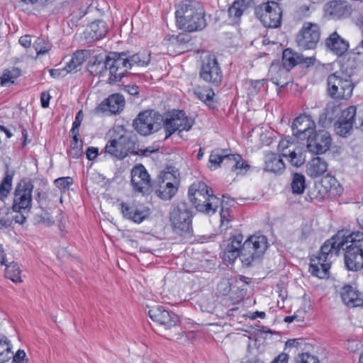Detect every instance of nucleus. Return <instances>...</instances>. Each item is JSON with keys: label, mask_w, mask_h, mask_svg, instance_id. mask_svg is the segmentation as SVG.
<instances>
[{"label": "nucleus", "mask_w": 363, "mask_h": 363, "mask_svg": "<svg viewBox=\"0 0 363 363\" xmlns=\"http://www.w3.org/2000/svg\"><path fill=\"white\" fill-rule=\"evenodd\" d=\"M362 240L363 231L339 230L322 245L317 255L311 257L309 272L313 276L320 279L328 277L332 263L339 255L342 248L348 245V243L357 244Z\"/></svg>", "instance_id": "1"}, {"label": "nucleus", "mask_w": 363, "mask_h": 363, "mask_svg": "<svg viewBox=\"0 0 363 363\" xmlns=\"http://www.w3.org/2000/svg\"><path fill=\"white\" fill-rule=\"evenodd\" d=\"M177 25L180 29L189 32L198 31L206 26L205 11L197 1H182L175 12Z\"/></svg>", "instance_id": "2"}, {"label": "nucleus", "mask_w": 363, "mask_h": 363, "mask_svg": "<svg viewBox=\"0 0 363 363\" xmlns=\"http://www.w3.org/2000/svg\"><path fill=\"white\" fill-rule=\"evenodd\" d=\"M188 196L197 211L207 216L216 213L221 199L214 195L206 183H193L189 188Z\"/></svg>", "instance_id": "3"}, {"label": "nucleus", "mask_w": 363, "mask_h": 363, "mask_svg": "<svg viewBox=\"0 0 363 363\" xmlns=\"http://www.w3.org/2000/svg\"><path fill=\"white\" fill-rule=\"evenodd\" d=\"M269 244L267 236L254 234L248 237L241 249V262L245 267H252L259 264Z\"/></svg>", "instance_id": "4"}, {"label": "nucleus", "mask_w": 363, "mask_h": 363, "mask_svg": "<svg viewBox=\"0 0 363 363\" xmlns=\"http://www.w3.org/2000/svg\"><path fill=\"white\" fill-rule=\"evenodd\" d=\"M354 84L350 75L344 72H335L327 78V94L335 100H347L353 92Z\"/></svg>", "instance_id": "5"}, {"label": "nucleus", "mask_w": 363, "mask_h": 363, "mask_svg": "<svg viewBox=\"0 0 363 363\" xmlns=\"http://www.w3.org/2000/svg\"><path fill=\"white\" fill-rule=\"evenodd\" d=\"M192 208L186 202H179L170 214L174 232L181 236L191 235L192 228Z\"/></svg>", "instance_id": "6"}, {"label": "nucleus", "mask_w": 363, "mask_h": 363, "mask_svg": "<svg viewBox=\"0 0 363 363\" xmlns=\"http://www.w3.org/2000/svg\"><path fill=\"white\" fill-rule=\"evenodd\" d=\"M162 116L153 110H147L140 113L133 121L135 130L142 135H149L157 132L162 127Z\"/></svg>", "instance_id": "7"}, {"label": "nucleus", "mask_w": 363, "mask_h": 363, "mask_svg": "<svg viewBox=\"0 0 363 363\" xmlns=\"http://www.w3.org/2000/svg\"><path fill=\"white\" fill-rule=\"evenodd\" d=\"M255 16L267 28H279L281 24L282 9L275 1L264 3L255 9Z\"/></svg>", "instance_id": "8"}, {"label": "nucleus", "mask_w": 363, "mask_h": 363, "mask_svg": "<svg viewBox=\"0 0 363 363\" xmlns=\"http://www.w3.org/2000/svg\"><path fill=\"white\" fill-rule=\"evenodd\" d=\"M162 123L166 132L165 139H167L176 132L189 131L194 121L186 115L184 111L174 110L168 118L163 119Z\"/></svg>", "instance_id": "9"}, {"label": "nucleus", "mask_w": 363, "mask_h": 363, "mask_svg": "<svg viewBox=\"0 0 363 363\" xmlns=\"http://www.w3.org/2000/svg\"><path fill=\"white\" fill-rule=\"evenodd\" d=\"M123 56L121 52H112L106 56V74L108 83L115 84L121 81L127 73L126 61Z\"/></svg>", "instance_id": "10"}, {"label": "nucleus", "mask_w": 363, "mask_h": 363, "mask_svg": "<svg viewBox=\"0 0 363 363\" xmlns=\"http://www.w3.org/2000/svg\"><path fill=\"white\" fill-rule=\"evenodd\" d=\"M200 77L214 86H219L222 82L223 74L216 57L209 55L202 61Z\"/></svg>", "instance_id": "11"}, {"label": "nucleus", "mask_w": 363, "mask_h": 363, "mask_svg": "<svg viewBox=\"0 0 363 363\" xmlns=\"http://www.w3.org/2000/svg\"><path fill=\"white\" fill-rule=\"evenodd\" d=\"M309 195L315 199H327L340 196L343 187L340 183H308Z\"/></svg>", "instance_id": "12"}, {"label": "nucleus", "mask_w": 363, "mask_h": 363, "mask_svg": "<svg viewBox=\"0 0 363 363\" xmlns=\"http://www.w3.org/2000/svg\"><path fill=\"white\" fill-rule=\"evenodd\" d=\"M306 139L308 150L315 155L325 153L330 149L332 142L330 134L324 130L318 132L313 131Z\"/></svg>", "instance_id": "13"}, {"label": "nucleus", "mask_w": 363, "mask_h": 363, "mask_svg": "<svg viewBox=\"0 0 363 363\" xmlns=\"http://www.w3.org/2000/svg\"><path fill=\"white\" fill-rule=\"evenodd\" d=\"M32 183H18L14 192L13 211L20 212L21 210L30 209L32 203Z\"/></svg>", "instance_id": "14"}, {"label": "nucleus", "mask_w": 363, "mask_h": 363, "mask_svg": "<svg viewBox=\"0 0 363 363\" xmlns=\"http://www.w3.org/2000/svg\"><path fill=\"white\" fill-rule=\"evenodd\" d=\"M320 39L319 28L313 23L304 24L303 28L296 36V43L301 49H313Z\"/></svg>", "instance_id": "15"}, {"label": "nucleus", "mask_w": 363, "mask_h": 363, "mask_svg": "<svg viewBox=\"0 0 363 363\" xmlns=\"http://www.w3.org/2000/svg\"><path fill=\"white\" fill-rule=\"evenodd\" d=\"M342 249L345 250V265L349 271L357 272L363 269V247L362 245L350 244Z\"/></svg>", "instance_id": "16"}, {"label": "nucleus", "mask_w": 363, "mask_h": 363, "mask_svg": "<svg viewBox=\"0 0 363 363\" xmlns=\"http://www.w3.org/2000/svg\"><path fill=\"white\" fill-rule=\"evenodd\" d=\"M150 318L165 329L175 326L179 322V317L172 311L162 306H155L148 311Z\"/></svg>", "instance_id": "17"}, {"label": "nucleus", "mask_w": 363, "mask_h": 363, "mask_svg": "<svg viewBox=\"0 0 363 363\" xmlns=\"http://www.w3.org/2000/svg\"><path fill=\"white\" fill-rule=\"evenodd\" d=\"M315 123L309 116L300 115L296 117L291 125L292 133L296 138L304 140L314 131Z\"/></svg>", "instance_id": "18"}, {"label": "nucleus", "mask_w": 363, "mask_h": 363, "mask_svg": "<svg viewBox=\"0 0 363 363\" xmlns=\"http://www.w3.org/2000/svg\"><path fill=\"white\" fill-rule=\"evenodd\" d=\"M125 99L120 94H113L104 99L96 108V113H107L117 114L121 113L125 106Z\"/></svg>", "instance_id": "19"}, {"label": "nucleus", "mask_w": 363, "mask_h": 363, "mask_svg": "<svg viewBox=\"0 0 363 363\" xmlns=\"http://www.w3.org/2000/svg\"><path fill=\"white\" fill-rule=\"evenodd\" d=\"M121 206L123 217L135 223H141L148 218L151 213L150 209L145 206H130L123 202Z\"/></svg>", "instance_id": "20"}, {"label": "nucleus", "mask_w": 363, "mask_h": 363, "mask_svg": "<svg viewBox=\"0 0 363 363\" xmlns=\"http://www.w3.org/2000/svg\"><path fill=\"white\" fill-rule=\"evenodd\" d=\"M315 57H304L302 54L294 52L292 50L287 48L284 50L282 55V67L290 71L296 65H302L308 67L313 65Z\"/></svg>", "instance_id": "21"}, {"label": "nucleus", "mask_w": 363, "mask_h": 363, "mask_svg": "<svg viewBox=\"0 0 363 363\" xmlns=\"http://www.w3.org/2000/svg\"><path fill=\"white\" fill-rule=\"evenodd\" d=\"M242 241L243 235L241 233H237L230 238L223 252L222 258L224 262H233L238 257L241 259Z\"/></svg>", "instance_id": "22"}, {"label": "nucleus", "mask_w": 363, "mask_h": 363, "mask_svg": "<svg viewBox=\"0 0 363 363\" xmlns=\"http://www.w3.org/2000/svg\"><path fill=\"white\" fill-rule=\"evenodd\" d=\"M325 13L333 18L339 19L350 16L351 6L344 1H332L325 5Z\"/></svg>", "instance_id": "23"}, {"label": "nucleus", "mask_w": 363, "mask_h": 363, "mask_svg": "<svg viewBox=\"0 0 363 363\" xmlns=\"http://www.w3.org/2000/svg\"><path fill=\"white\" fill-rule=\"evenodd\" d=\"M123 55V58L126 62V67L128 70L134 66L145 67L150 62V52L147 50H143L135 54L130 52H121Z\"/></svg>", "instance_id": "24"}, {"label": "nucleus", "mask_w": 363, "mask_h": 363, "mask_svg": "<svg viewBox=\"0 0 363 363\" xmlns=\"http://www.w3.org/2000/svg\"><path fill=\"white\" fill-rule=\"evenodd\" d=\"M340 295L343 303L348 307H359V305L362 303L360 293L351 285L343 286L340 289Z\"/></svg>", "instance_id": "25"}, {"label": "nucleus", "mask_w": 363, "mask_h": 363, "mask_svg": "<svg viewBox=\"0 0 363 363\" xmlns=\"http://www.w3.org/2000/svg\"><path fill=\"white\" fill-rule=\"evenodd\" d=\"M226 167L236 175H245L250 170V165L238 154H231L226 159Z\"/></svg>", "instance_id": "26"}, {"label": "nucleus", "mask_w": 363, "mask_h": 363, "mask_svg": "<svg viewBox=\"0 0 363 363\" xmlns=\"http://www.w3.org/2000/svg\"><path fill=\"white\" fill-rule=\"evenodd\" d=\"M325 45L337 55H343L348 49V43L340 38L337 32L333 33L325 40Z\"/></svg>", "instance_id": "27"}, {"label": "nucleus", "mask_w": 363, "mask_h": 363, "mask_svg": "<svg viewBox=\"0 0 363 363\" xmlns=\"http://www.w3.org/2000/svg\"><path fill=\"white\" fill-rule=\"evenodd\" d=\"M282 156L276 153H269L265 157V170L276 174H281L285 169Z\"/></svg>", "instance_id": "28"}, {"label": "nucleus", "mask_w": 363, "mask_h": 363, "mask_svg": "<svg viewBox=\"0 0 363 363\" xmlns=\"http://www.w3.org/2000/svg\"><path fill=\"white\" fill-rule=\"evenodd\" d=\"M271 81L278 86L283 87L288 84L286 77L289 75L288 70L279 65L272 64L269 68Z\"/></svg>", "instance_id": "29"}, {"label": "nucleus", "mask_w": 363, "mask_h": 363, "mask_svg": "<svg viewBox=\"0 0 363 363\" xmlns=\"http://www.w3.org/2000/svg\"><path fill=\"white\" fill-rule=\"evenodd\" d=\"M226 150L215 149L211 151L208 160V167L213 170L218 169L223 163L226 167V159L230 157Z\"/></svg>", "instance_id": "30"}, {"label": "nucleus", "mask_w": 363, "mask_h": 363, "mask_svg": "<svg viewBox=\"0 0 363 363\" xmlns=\"http://www.w3.org/2000/svg\"><path fill=\"white\" fill-rule=\"evenodd\" d=\"M107 28L104 21H94L86 29V38L92 40H97L105 36Z\"/></svg>", "instance_id": "31"}, {"label": "nucleus", "mask_w": 363, "mask_h": 363, "mask_svg": "<svg viewBox=\"0 0 363 363\" xmlns=\"http://www.w3.org/2000/svg\"><path fill=\"white\" fill-rule=\"evenodd\" d=\"M327 163L320 157L313 158L307 165L306 172L311 178H317L327 170Z\"/></svg>", "instance_id": "32"}, {"label": "nucleus", "mask_w": 363, "mask_h": 363, "mask_svg": "<svg viewBox=\"0 0 363 363\" xmlns=\"http://www.w3.org/2000/svg\"><path fill=\"white\" fill-rule=\"evenodd\" d=\"M106 57L104 60L100 56L94 57L92 61H90L87 70L92 76H98L99 77H106Z\"/></svg>", "instance_id": "33"}, {"label": "nucleus", "mask_w": 363, "mask_h": 363, "mask_svg": "<svg viewBox=\"0 0 363 363\" xmlns=\"http://www.w3.org/2000/svg\"><path fill=\"white\" fill-rule=\"evenodd\" d=\"M288 152L284 157L286 158L291 165L298 167L304 164L306 157L302 146L296 145Z\"/></svg>", "instance_id": "34"}, {"label": "nucleus", "mask_w": 363, "mask_h": 363, "mask_svg": "<svg viewBox=\"0 0 363 363\" xmlns=\"http://www.w3.org/2000/svg\"><path fill=\"white\" fill-rule=\"evenodd\" d=\"M254 4L253 0H235L228 9L229 16L239 18L248 8Z\"/></svg>", "instance_id": "35"}, {"label": "nucleus", "mask_w": 363, "mask_h": 363, "mask_svg": "<svg viewBox=\"0 0 363 363\" xmlns=\"http://www.w3.org/2000/svg\"><path fill=\"white\" fill-rule=\"evenodd\" d=\"M158 186H155L157 195L163 200L171 199L178 190L179 183H157Z\"/></svg>", "instance_id": "36"}, {"label": "nucleus", "mask_w": 363, "mask_h": 363, "mask_svg": "<svg viewBox=\"0 0 363 363\" xmlns=\"http://www.w3.org/2000/svg\"><path fill=\"white\" fill-rule=\"evenodd\" d=\"M104 152L118 159H123L126 157L116 139L110 140L104 147Z\"/></svg>", "instance_id": "37"}, {"label": "nucleus", "mask_w": 363, "mask_h": 363, "mask_svg": "<svg viewBox=\"0 0 363 363\" xmlns=\"http://www.w3.org/2000/svg\"><path fill=\"white\" fill-rule=\"evenodd\" d=\"M135 136L130 133H125L116 139L123 152H125L126 156L130 152H133L135 145Z\"/></svg>", "instance_id": "38"}, {"label": "nucleus", "mask_w": 363, "mask_h": 363, "mask_svg": "<svg viewBox=\"0 0 363 363\" xmlns=\"http://www.w3.org/2000/svg\"><path fill=\"white\" fill-rule=\"evenodd\" d=\"M194 94L198 99L210 106L215 95L213 90L207 86H196L194 89Z\"/></svg>", "instance_id": "39"}, {"label": "nucleus", "mask_w": 363, "mask_h": 363, "mask_svg": "<svg viewBox=\"0 0 363 363\" xmlns=\"http://www.w3.org/2000/svg\"><path fill=\"white\" fill-rule=\"evenodd\" d=\"M220 206H221L220 211V227L227 230L230 228V223L234 218L233 211L230 208L225 206L222 200Z\"/></svg>", "instance_id": "40"}, {"label": "nucleus", "mask_w": 363, "mask_h": 363, "mask_svg": "<svg viewBox=\"0 0 363 363\" xmlns=\"http://www.w3.org/2000/svg\"><path fill=\"white\" fill-rule=\"evenodd\" d=\"M21 75V69L17 67H12L4 71L3 76L0 78L1 86H6L13 84L14 79Z\"/></svg>", "instance_id": "41"}, {"label": "nucleus", "mask_w": 363, "mask_h": 363, "mask_svg": "<svg viewBox=\"0 0 363 363\" xmlns=\"http://www.w3.org/2000/svg\"><path fill=\"white\" fill-rule=\"evenodd\" d=\"M130 182H150L149 174L143 165L138 164L133 168Z\"/></svg>", "instance_id": "42"}, {"label": "nucleus", "mask_w": 363, "mask_h": 363, "mask_svg": "<svg viewBox=\"0 0 363 363\" xmlns=\"http://www.w3.org/2000/svg\"><path fill=\"white\" fill-rule=\"evenodd\" d=\"M5 277L13 282H21V270L18 264L12 262L9 265H7L5 269Z\"/></svg>", "instance_id": "43"}, {"label": "nucleus", "mask_w": 363, "mask_h": 363, "mask_svg": "<svg viewBox=\"0 0 363 363\" xmlns=\"http://www.w3.org/2000/svg\"><path fill=\"white\" fill-rule=\"evenodd\" d=\"M33 48L36 51L37 55H40L48 53L50 50L52 45L47 38L40 37L35 40Z\"/></svg>", "instance_id": "44"}, {"label": "nucleus", "mask_w": 363, "mask_h": 363, "mask_svg": "<svg viewBox=\"0 0 363 363\" xmlns=\"http://www.w3.org/2000/svg\"><path fill=\"white\" fill-rule=\"evenodd\" d=\"M154 183H131L132 189L135 195L141 194L142 196L150 194L153 190Z\"/></svg>", "instance_id": "45"}, {"label": "nucleus", "mask_w": 363, "mask_h": 363, "mask_svg": "<svg viewBox=\"0 0 363 363\" xmlns=\"http://www.w3.org/2000/svg\"><path fill=\"white\" fill-rule=\"evenodd\" d=\"M73 140L70 144L69 155L74 158H78L82 153V141L79 140V135H72Z\"/></svg>", "instance_id": "46"}, {"label": "nucleus", "mask_w": 363, "mask_h": 363, "mask_svg": "<svg viewBox=\"0 0 363 363\" xmlns=\"http://www.w3.org/2000/svg\"><path fill=\"white\" fill-rule=\"evenodd\" d=\"M267 80H251L250 86L247 89V94L249 96H254L257 94L262 89L265 90V85Z\"/></svg>", "instance_id": "47"}, {"label": "nucleus", "mask_w": 363, "mask_h": 363, "mask_svg": "<svg viewBox=\"0 0 363 363\" xmlns=\"http://www.w3.org/2000/svg\"><path fill=\"white\" fill-rule=\"evenodd\" d=\"M177 171L172 167H168L160 173L158 178L160 182H174L177 179Z\"/></svg>", "instance_id": "48"}, {"label": "nucleus", "mask_w": 363, "mask_h": 363, "mask_svg": "<svg viewBox=\"0 0 363 363\" xmlns=\"http://www.w3.org/2000/svg\"><path fill=\"white\" fill-rule=\"evenodd\" d=\"M357 113V108L354 106H350L342 111L339 121L344 122H351L354 125V118Z\"/></svg>", "instance_id": "49"}, {"label": "nucleus", "mask_w": 363, "mask_h": 363, "mask_svg": "<svg viewBox=\"0 0 363 363\" xmlns=\"http://www.w3.org/2000/svg\"><path fill=\"white\" fill-rule=\"evenodd\" d=\"M352 127L351 122H344L338 120L335 123V131L337 135L345 137L350 133Z\"/></svg>", "instance_id": "50"}, {"label": "nucleus", "mask_w": 363, "mask_h": 363, "mask_svg": "<svg viewBox=\"0 0 363 363\" xmlns=\"http://www.w3.org/2000/svg\"><path fill=\"white\" fill-rule=\"evenodd\" d=\"M11 348L6 341H0V363H4L11 358Z\"/></svg>", "instance_id": "51"}, {"label": "nucleus", "mask_w": 363, "mask_h": 363, "mask_svg": "<svg viewBox=\"0 0 363 363\" xmlns=\"http://www.w3.org/2000/svg\"><path fill=\"white\" fill-rule=\"evenodd\" d=\"M296 145L291 143L287 139H283L281 140L279 145H278V149L281 152V155L282 157L285 156L289 151L291 148H294Z\"/></svg>", "instance_id": "52"}, {"label": "nucleus", "mask_w": 363, "mask_h": 363, "mask_svg": "<svg viewBox=\"0 0 363 363\" xmlns=\"http://www.w3.org/2000/svg\"><path fill=\"white\" fill-rule=\"evenodd\" d=\"M301 236L300 239L302 241L306 240L313 233V225L311 222H306L303 223L300 229Z\"/></svg>", "instance_id": "53"}, {"label": "nucleus", "mask_w": 363, "mask_h": 363, "mask_svg": "<svg viewBox=\"0 0 363 363\" xmlns=\"http://www.w3.org/2000/svg\"><path fill=\"white\" fill-rule=\"evenodd\" d=\"M296 363H319V360L316 357L306 352L298 356Z\"/></svg>", "instance_id": "54"}, {"label": "nucleus", "mask_w": 363, "mask_h": 363, "mask_svg": "<svg viewBox=\"0 0 363 363\" xmlns=\"http://www.w3.org/2000/svg\"><path fill=\"white\" fill-rule=\"evenodd\" d=\"M86 57V52L85 50H78L74 52L72 57V63H75L76 65L79 67L85 61Z\"/></svg>", "instance_id": "55"}, {"label": "nucleus", "mask_w": 363, "mask_h": 363, "mask_svg": "<svg viewBox=\"0 0 363 363\" xmlns=\"http://www.w3.org/2000/svg\"><path fill=\"white\" fill-rule=\"evenodd\" d=\"M83 115L82 111H79L74 119V121L72 123V128L71 129V134L72 135H79V128L81 125L82 121Z\"/></svg>", "instance_id": "56"}, {"label": "nucleus", "mask_w": 363, "mask_h": 363, "mask_svg": "<svg viewBox=\"0 0 363 363\" xmlns=\"http://www.w3.org/2000/svg\"><path fill=\"white\" fill-rule=\"evenodd\" d=\"M12 188V183H1L0 184V199L3 200L7 196Z\"/></svg>", "instance_id": "57"}, {"label": "nucleus", "mask_w": 363, "mask_h": 363, "mask_svg": "<svg viewBox=\"0 0 363 363\" xmlns=\"http://www.w3.org/2000/svg\"><path fill=\"white\" fill-rule=\"evenodd\" d=\"M218 290L223 295H227L230 291V284L228 280L223 279L218 285Z\"/></svg>", "instance_id": "58"}, {"label": "nucleus", "mask_w": 363, "mask_h": 363, "mask_svg": "<svg viewBox=\"0 0 363 363\" xmlns=\"http://www.w3.org/2000/svg\"><path fill=\"white\" fill-rule=\"evenodd\" d=\"M48 213L43 210L33 216V221L35 224L44 223L46 221Z\"/></svg>", "instance_id": "59"}, {"label": "nucleus", "mask_w": 363, "mask_h": 363, "mask_svg": "<svg viewBox=\"0 0 363 363\" xmlns=\"http://www.w3.org/2000/svg\"><path fill=\"white\" fill-rule=\"evenodd\" d=\"M292 191L294 194H302L306 188H308V184L306 183H291Z\"/></svg>", "instance_id": "60"}, {"label": "nucleus", "mask_w": 363, "mask_h": 363, "mask_svg": "<svg viewBox=\"0 0 363 363\" xmlns=\"http://www.w3.org/2000/svg\"><path fill=\"white\" fill-rule=\"evenodd\" d=\"M26 354L24 350H18L16 354L13 356V362L15 363H24L23 361L26 359Z\"/></svg>", "instance_id": "61"}, {"label": "nucleus", "mask_w": 363, "mask_h": 363, "mask_svg": "<svg viewBox=\"0 0 363 363\" xmlns=\"http://www.w3.org/2000/svg\"><path fill=\"white\" fill-rule=\"evenodd\" d=\"M50 76L52 77L53 78L62 77H65L67 74L66 69H64V68H62V69H51L50 70Z\"/></svg>", "instance_id": "62"}, {"label": "nucleus", "mask_w": 363, "mask_h": 363, "mask_svg": "<svg viewBox=\"0 0 363 363\" xmlns=\"http://www.w3.org/2000/svg\"><path fill=\"white\" fill-rule=\"evenodd\" d=\"M98 155V148L89 147L86 150V157L89 160H92Z\"/></svg>", "instance_id": "63"}, {"label": "nucleus", "mask_w": 363, "mask_h": 363, "mask_svg": "<svg viewBox=\"0 0 363 363\" xmlns=\"http://www.w3.org/2000/svg\"><path fill=\"white\" fill-rule=\"evenodd\" d=\"M289 355L286 353L279 354L271 363H288Z\"/></svg>", "instance_id": "64"}]
</instances>
